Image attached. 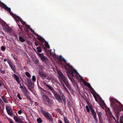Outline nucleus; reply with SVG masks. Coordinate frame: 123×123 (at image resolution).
I'll return each instance as SVG.
<instances>
[{
  "mask_svg": "<svg viewBox=\"0 0 123 123\" xmlns=\"http://www.w3.org/2000/svg\"><path fill=\"white\" fill-rule=\"evenodd\" d=\"M45 46V47L47 48H49V45L48 44V43L47 42H45V44H44Z\"/></svg>",
  "mask_w": 123,
  "mask_h": 123,
  "instance_id": "58836bf2",
  "label": "nucleus"
},
{
  "mask_svg": "<svg viewBox=\"0 0 123 123\" xmlns=\"http://www.w3.org/2000/svg\"><path fill=\"white\" fill-rule=\"evenodd\" d=\"M35 45L36 46H37L38 45V44L37 42H35Z\"/></svg>",
  "mask_w": 123,
  "mask_h": 123,
  "instance_id": "13d9d810",
  "label": "nucleus"
},
{
  "mask_svg": "<svg viewBox=\"0 0 123 123\" xmlns=\"http://www.w3.org/2000/svg\"><path fill=\"white\" fill-rule=\"evenodd\" d=\"M29 43L30 45H31L32 44V43L30 41H29Z\"/></svg>",
  "mask_w": 123,
  "mask_h": 123,
  "instance_id": "bf43d9fd",
  "label": "nucleus"
},
{
  "mask_svg": "<svg viewBox=\"0 0 123 123\" xmlns=\"http://www.w3.org/2000/svg\"><path fill=\"white\" fill-rule=\"evenodd\" d=\"M20 83H21L20 81H19L17 82L18 84H19V86H20V88L21 89H22L24 87H23L22 86H21V84Z\"/></svg>",
  "mask_w": 123,
  "mask_h": 123,
  "instance_id": "c9c22d12",
  "label": "nucleus"
},
{
  "mask_svg": "<svg viewBox=\"0 0 123 123\" xmlns=\"http://www.w3.org/2000/svg\"><path fill=\"white\" fill-rule=\"evenodd\" d=\"M67 65L68 67L69 68H67L65 67V69L70 74V75H68V77L72 82L74 86L78 87V85L73 79V77H75L79 81H80V83L81 84H83L84 85V80L77 71L74 68H73L72 67L69 63L67 64Z\"/></svg>",
  "mask_w": 123,
  "mask_h": 123,
  "instance_id": "f257e3e1",
  "label": "nucleus"
},
{
  "mask_svg": "<svg viewBox=\"0 0 123 123\" xmlns=\"http://www.w3.org/2000/svg\"><path fill=\"white\" fill-rule=\"evenodd\" d=\"M1 49L3 51H4L6 49V48L4 46H2L1 47Z\"/></svg>",
  "mask_w": 123,
  "mask_h": 123,
  "instance_id": "4c0bfd02",
  "label": "nucleus"
},
{
  "mask_svg": "<svg viewBox=\"0 0 123 123\" xmlns=\"http://www.w3.org/2000/svg\"><path fill=\"white\" fill-rule=\"evenodd\" d=\"M29 29L31 31V32H32L33 33V34H35L37 36H39L37 34H36L35 33V32L34 31H33L32 29L30 27H29Z\"/></svg>",
  "mask_w": 123,
  "mask_h": 123,
  "instance_id": "a878e982",
  "label": "nucleus"
},
{
  "mask_svg": "<svg viewBox=\"0 0 123 123\" xmlns=\"http://www.w3.org/2000/svg\"><path fill=\"white\" fill-rule=\"evenodd\" d=\"M64 118L65 123H70L66 117H64Z\"/></svg>",
  "mask_w": 123,
  "mask_h": 123,
  "instance_id": "c85d7f7f",
  "label": "nucleus"
},
{
  "mask_svg": "<svg viewBox=\"0 0 123 123\" xmlns=\"http://www.w3.org/2000/svg\"><path fill=\"white\" fill-rule=\"evenodd\" d=\"M24 117H23L21 116L19 117V118L15 116L13 117L14 119L16 122H17L19 119L24 120Z\"/></svg>",
  "mask_w": 123,
  "mask_h": 123,
  "instance_id": "aec40b11",
  "label": "nucleus"
},
{
  "mask_svg": "<svg viewBox=\"0 0 123 123\" xmlns=\"http://www.w3.org/2000/svg\"><path fill=\"white\" fill-rule=\"evenodd\" d=\"M119 122L120 123H123V118H122V120L121 119L120 120Z\"/></svg>",
  "mask_w": 123,
  "mask_h": 123,
  "instance_id": "09e8293b",
  "label": "nucleus"
},
{
  "mask_svg": "<svg viewBox=\"0 0 123 123\" xmlns=\"http://www.w3.org/2000/svg\"><path fill=\"white\" fill-rule=\"evenodd\" d=\"M2 98L3 101L6 103H8V101L7 99L4 97H2Z\"/></svg>",
  "mask_w": 123,
  "mask_h": 123,
  "instance_id": "cd10ccee",
  "label": "nucleus"
},
{
  "mask_svg": "<svg viewBox=\"0 0 123 123\" xmlns=\"http://www.w3.org/2000/svg\"><path fill=\"white\" fill-rule=\"evenodd\" d=\"M40 111L42 114L49 121L52 122L53 121L52 116L50 114L44 110L42 108L40 109Z\"/></svg>",
  "mask_w": 123,
  "mask_h": 123,
  "instance_id": "20e7f679",
  "label": "nucleus"
},
{
  "mask_svg": "<svg viewBox=\"0 0 123 123\" xmlns=\"http://www.w3.org/2000/svg\"><path fill=\"white\" fill-rule=\"evenodd\" d=\"M7 62L12 69L14 73H15V66L13 64L12 62L10 60H7Z\"/></svg>",
  "mask_w": 123,
  "mask_h": 123,
  "instance_id": "0eeeda50",
  "label": "nucleus"
},
{
  "mask_svg": "<svg viewBox=\"0 0 123 123\" xmlns=\"http://www.w3.org/2000/svg\"><path fill=\"white\" fill-rule=\"evenodd\" d=\"M86 108L87 112H90V110L87 105L86 106Z\"/></svg>",
  "mask_w": 123,
  "mask_h": 123,
  "instance_id": "79ce46f5",
  "label": "nucleus"
},
{
  "mask_svg": "<svg viewBox=\"0 0 123 123\" xmlns=\"http://www.w3.org/2000/svg\"><path fill=\"white\" fill-rule=\"evenodd\" d=\"M27 80L28 85L31 86V88H32L34 86V83L32 80L29 78H27Z\"/></svg>",
  "mask_w": 123,
  "mask_h": 123,
  "instance_id": "9b49d317",
  "label": "nucleus"
},
{
  "mask_svg": "<svg viewBox=\"0 0 123 123\" xmlns=\"http://www.w3.org/2000/svg\"><path fill=\"white\" fill-rule=\"evenodd\" d=\"M32 81L34 83L36 81V78L34 75H33L32 76Z\"/></svg>",
  "mask_w": 123,
  "mask_h": 123,
  "instance_id": "72a5a7b5",
  "label": "nucleus"
},
{
  "mask_svg": "<svg viewBox=\"0 0 123 123\" xmlns=\"http://www.w3.org/2000/svg\"><path fill=\"white\" fill-rule=\"evenodd\" d=\"M43 84H44V85L46 86V85H47V84H46V83L44 81H43Z\"/></svg>",
  "mask_w": 123,
  "mask_h": 123,
  "instance_id": "3c124183",
  "label": "nucleus"
},
{
  "mask_svg": "<svg viewBox=\"0 0 123 123\" xmlns=\"http://www.w3.org/2000/svg\"><path fill=\"white\" fill-rule=\"evenodd\" d=\"M97 114L98 115L99 118L100 119L101 117H102L101 115H102V113L101 112H98Z\"/></svg>",
  "mask_w": 123,
  "mask_h": 123,
  "instance_id": "2f4dec72",
  "label": "nucleus"
},
{
  "mask_svg": "<svg viewBox=\"0 0 123 123\" xmlns=\"http://www.w3.org/2000/svg\"><path fill=\"white\" fill-rule=\"evenodd\" d=\"M99 120L100 123L102 122V117H101L100 119L99 118Z\"/></svg>",
  "mask_w": 123,
  "mask_h": 123,
  "instance_id": "603ef678",
  "label": "nucleus"
},
{
  "mask_svg": "<svg viewBox=\"0 0 123 123\" xmlns=\"http://www.w3.org/2000/svg\"><path fill=\"white\" fill-rule=\"evenodd\" d=\"M37 121L38 123H41L42 122V120L40 118H39L37 119Z\"/></svg>",
  "mask_w": 123,
  "mask_h": 123,
  "instance_id": "473e14b6",
  "label": "nucleus"
},
{
  "mask_svg": "<svg viewBox=\"0 0 123 123\" xmlns=\"http://www.w3.org/2000/svg\"><path fill=\"white\" fill-rule=\"evenodd\" d=\"M58 74L59 75V79L62 85V86L63 89L64 90L67 92L68 94H70V92L68 91L63 82L66 80H67V78L65 76H64L62 73L60 72H58Z\"/></svg>",
  "mask_w": 123,
  "mask_h": 123,
  "instance_id": "7ed1b4c3",
  "label": "nucleus"
},
{
  "mask_svg": "<svg viewBox=\"0 0 123 123\" xmlns=\"http://www.w3.org/2000/svg\"><path fill=\"white\" fill-rule=\"evenodd\" d=\"M18 123H22V121L19 119L17 122Z\"/></svg>",
  "mask_w": 123,
  "mask_h": 123,
  "instance_id": "8fccbe9b",
  "label": "nucleus"
},
{
  "mask_svg": "<svg viewBox=\"0 0 123 123\" xmlns=\"http://www.w3.org/2000/svg\"><path fill=\"white\" fill-rule=\"evenodd\" d=\"M6 118H7V119L8 120H9L10 119L8 117H7L6 116Z\"/></svg>",
  "mask_w": 123,
  "mask_h": 123,
  "instance_id": "e2e57ef3",
  "label": "nucleus"
},
{
  "mask_svg": "<svg viewBox=\"0 0 123 123\" xmlns=\"http://www.w3.org/2000/svg\"><path fill=\"white\" fill-rule=\"evenodd\" d=\"M93 117L94 119L95 120V121L96 122H97L98 119L97 117H96V116H93Z\"/></svg>",
  "mask_w": 123,
  "mask_h": 123,
  "instance_id": "a19ab883",
  "label": "nucleus"
},
{
  "mask_svg": "<svg viewBox=\"0 0 123 123\" xmlns=\"http://www.w3.org/2000/svg\"><path fill=\"white\" fill-rule=\"evenodd\" d=\"M30 62V60H29L27 61V62H28H28Z\"/></svg>",
  "mask_w": 123,
  "mask_h": 123,
  "instance_id": "69168bd1",
  "label": "nucleus"
},
{
  "mask_svg": "<svg viewBox=\"0 0 123 123\" xmlns=\"http://www.w3.org/2000/svg\"><path fill=\"white\" fill-rule=\"evenodd\" d=\"M59 92L60 94V95H61V94H62V93H62L61 91L60 90V91H59Z\"/></svg>",
  "mask_w": 123,
  "mask_h": 123,
  "instance_id": "680f3d73",
  "label": "nucleus"
},
{
  "mask_svg": "<svg viewBox=\"0 0 123 123\" xmlns=\"http://www.w3.org/2000/svg\"><path fill=\"white\" fill-rule=\"evenodd\" d=\"M110 100L111 105L117 113H119L120 111L123 110V105L120 102L113 97H110Z\"/></svg>",
  "mask_w": 123,
  "mask_h": 123,
  "instance_id": "f03ea898",
  "label": "nucleus"
},
{
  "mask_svg": "<svg viewBox=\"0 0 123 123\" xmlns=\"http://www.w3.org/2000/svg\"><path fill=\"white\" fill-rule=\"evenodd\" d=\"M92 115H93V117L95 116H96V113L95 112H94L93 113H92Z\"/></svg>",
  "mask_w": 123,
  "mask_h": 123,
  "instance_id": "49530a36",
  "label": "nucleus"
},
{
  "mask_svg": "<svg viewBox=\"0 0 123 123\" xmlns=\"http://www.w3.org/2000/svg\"><path fill=\"white\" fill-rule=\"evenodd\" d=\"M39 75L43 79H44L46 78L47 76L46 74H43L41 70L39 71Z\"/></svg>",
  "mask_w": 123,
  "mask_h": 123,
  "instance_id": "4468645a",
  "label": "nucleus"
},
{
  "mask_svg": "<svg viewBox=\"0 0 123 123\" xmlns=\"http://www.w3.org/2000/svg\"><path fill=\"white\" fill-rule=\"evenodd\" d=\"M62 93V94H61V96L62 98V100H63L64 101L65 99V98L64 96L63 95V94L62 93Z\"/></svg>",
  "mask_w": 123,
  "mask_h": 123,
  "instance_id": "e433bc0d",
  "label": "nucleus"
},
{
  "mask_svg": "<svg viewBox=\"0 0 123 123\" xmlns=\"http://www.w3.org/2000/svg\"><path fill=\"white\" fill-rule=\"evenodd\" d=\"M21 90L25 96H26L31 102L32 100L30 98V96L29 95V93L26 87H24L23 88L21 89Z\"/></svg>",
  "mask_w": 123,
  "mask_h": 123,
  "instance_id": "39448f33",
  "label": "nucleus"
},
{
  "mask_svg": "<svg viewBox=\"0 0 123 123\" xmlns=\"http://www.w3.org/2000/svg\"><path fill=\"white\" fill-rule=\"evenodd\" d=\"M112 118H113V119L115 120V121L116 122H117V120H116V119L115 118V117L114 116H112Z\"/></svg>",
  "mask_w": 123,
  "mask_h": 123,
  "instance_id": "5fc2aeb1",
  "label": "nucleus"
},
{
  "mask_svg": "<svg viewBox=\"0 0 123 123\" xmlns=\"http://www.w3.org/2000/svg\"><path fill=\"white\" fill-rule=\"evenodd\" d=\"M63 82L65 84L69 90H71V87L70 84L68 82V79H67V80H66Z\"/></svg>",
  "mask_w": 123,
  "mask_h": 123,
  "instance_id": "f8f14e48",
  "label": "nucleus"
},
{
  "mask_svg": "<svg viewBox=\"0 0 123 123\" xmlns=\"http://www.w3.org/2000/svg\"><path fill=\"white\" fill-rule=\"evenodd\" d=\"M38 55L40 58L41 60L43 62H45L48 60L47 58L45 57L43 54L38 53Z\"/></svg>",
  "mask_w": 123,
  "mask_h": 123,
  "instance_id": "6e6552de",
  "label": "nucleus"
},
{
  "mask_svg": "<svg viewBox=\"0 0 123 123\" xmlns=\"http://www.w3.org/2000/svg\"><path fill=\"white\" fill-rule=\"evenodd\" d=\"M25 74L26 76L29 78H30L31 77V76L30 73L28 72H25Z\"/></svg>",
  "mask_w": 123,
  "mask_h": 123,
  "instance_id": "bb28decb",
  "label": "nucleus"
},
{
  "mask_svg": "<svg viewBox=\"0 0 123 123\" xmlns=\"http://www.w3.org/2000/svg\"><path fill=\"white\" fill-rule=\"evenodd\" d=\"M12 56L13 57L14 59L16 60H17V56L15 54H12Z\"/></svg>",
  "mask_w": 123,
  "mask_h": 123,
  "instance_id": "f704fd0d",
  "label": "nucleus"
},
{
  "mask_svg": "<svg viewBox=\"0 0 123 123\" xmlns=\"http://www.w3.org/2000/svg\"><path fill=\"white\" fill-rule=\"evenodd\" d=\"M92 94L93 95V96H94V98L95 100L97 102H98V100L97 98V97L96 96V95H95L94 94V93H93V92H92Z\"/></svg>",
  "mask_w": 123,
  "mask_h": 123,
  "instance_id": "7c9ffc66",
  "label": "nucleus"
},
{
  "mask_svg": "<svg viewBox=\"0 0 123 123\" xmlns=\"http://www.w3.org/2000/svg\"><path fill=\"white\" fill-rule=\"evenodd\" d=\"M45 104L47 105L48 106H51L52 104V102L50 99L49 98L47 101V102H45Z\"/></svg>",
  "mask_w": 123,
  "mask_h": 123,
  "instance_id": "f3484780",
  "label": "nucleus"
},
{
  "mask_svg": "<svg viewBox=\"0 0 123 123\" xmlns=\"http://www.w3.org/2000/svg\"><path fill=\"white\" fill-rule=\"evenodd\" d=\"M53 93L56 99L59 102L61 103L62 102V100L59 94H58L56 92H55V91Z\"/></svg>",
  "mask_w": 123,
  "mask_h": 123,
  "instance_id": "423d86ee",
  "label": "nucleus"
},
{
  "mask_svg": "<svg viewBox=\"0 0 123 123\" xmlns=\"http://www.w3.org/2000/svg\"><path fill=\"white\" fill-rule=\"evenodd\" d=\"M38 39H39V40H41V38L40 37H38Z\"/></svg>",
  "mask_w": 123,
  "mask_h": 123,
  "instance_id": "0e129e2a",
  "label": "nucleus"
},
{
  "mask_svg": "<svg viewBox=\"0 0 123 123\" xmlns=\"http://www.w3.org/2000/svg\"><path fill=\"white\" fill-rule=\"evenodd\" d=\"M3 29L5 31L7 32H9L11 31V29L8 26L5 25L3 26Z\"/></svg>",
  "mask_w": 123,
  "mask_h": 123,
  "instance_id": "2eb2a0df",
  "label": "nucleus"
},
{
  "mask_svg": "<svg viewBox=\"0 0 123 123\" xmlns=\"http://www.w3.org/2000/svg\"><path fill=\"white\" fill-rule=\"evenodd\" d=\"M8 60V59H7V60H6V59H4V62H6V61H7V60Z\"/></svg>",
  "mask_w": 123,
  "mask_h": 123,
  "instance_id": "052dcab7",
  "label": "nucleus"
},
{
  "mask_svg": "<svg viewBox=\"0 0 123 123\" xmlns=\"http://www.w3.org/2000/svg\"><path fill=\"white\" fill-rule=\"evenodd\" d=\"M113 116L112 115H111V117H112V116Z\"/></svg>",
  "mask_w": 123,
  "mask_h": 123,
  "instance_id": "338daca9",
  "label": "nucleus"
},
{
  "mask_svg": "<svg viewBox=\"0 0 123 123\" xmlns=\"http://www.w3.org/2000/svg\"><path fill=\"white\" fill-rule=\"evenodd\" d=\"M90 109L91 111V112H92V113H93V112H95L93 108H90Z\"/></svg>",
  "mask_w": 123,
  "mask_h": 123,
  "instance_id": "c03bdc74",
  "label": "nucleus"
},
{
  "mask_svg": "<svg viewBox=\"0 0 123 123\" xmlns=\"http://www.w3.org/2000/svg\"><path fill=\"white\" fill-rule=\"evenodd\" d=\"M18 97L19 98L20 100L22 99V98L21 97L20 95L19 94H18L17 95Z\"/></svg>",
  "mask_w": 123,
  "mask_h": 123,
  "instance_id": "37998d69",
  "label": "nucleus"
},
{
  "mask_svg": "<svg viewBox=\"0 0 123 123\" xmlns=\"http://www.w3.org/2000/svg\"><path fill=\"white\" fill-rule=\"evenodd\" d=\"M43 101L45 102H47V101L49 99L47 96L46 95H43Z\"/></svg>",
  "mask_w": 123,
  "mask_h": 123,
  "instance_id": "4be33fe9",
  "label": "nucleus"
},
{
  "mask_svg": "<svg viewBox=\"0 0 123 123\" xmlns=\"http://www.w3.org/2000/svg\"><path fill=\"white\" fill-rule=\"evenodd\" d=\"M58 122L59 123H62V122L61 120H58Z\"/></svg>",
  "mask_w": 123,
  "mask_h": 123,
  "instance_id": "4d7b16f0",
  "label": "nucleus"
},
{
  "mask_svg": "<svg viewBox=\"0 0 123 123\" xmlns=\"http://www.w3.org/2000/svg\"><path fill=\"white\" fill-rule=\"evenodd\" d=\"M2 55L1 53L0 52V55Z\"/></svg>",
  "mask_w": 123,
  "mask_h": 123,
  "instance_id": "774afa93",
  "label": "nucleus"
},
{
  "mask_svg": "<svg viewBox=\"0 0 123 123\" xmlns=\"http://www.w3.org/2000/svg\"><path fill=\"white\" fill-rule=\"evenodd\" d=\"M88 99L86 98H85V101H86L87 104L89 106V107L90 108V107H91V104L90 103H89L88 102Z\"/></svg>",
  "mask_w": 123,
  "mask_h": 123,
  "instance_id": "b1692460",
  "label": "nucleus"
},
{
  "mask_svg": "<svg viewBox=\"0 0 123 123\" xmlns=\"http://www.w3.org/2000/svg\"><path fill=\"white\" fill-rule=\"evenodd\" d=\"M12 76L17 82L20 81L19 80V77L17 75L14 74L12 75Z\"/></svg>",
  "mask_w": 123,
  "mask_h": 123,
  "instance_id": "a211bd4d",
  "label": "nucleus"
},
{
  "mask_svg": "<svg viewBox=\"0 0 123 123\" xmlns=\"http://www.w3.org/2000/svg\"><path fill=\"white\" fill-rule=\"evenodd\" d=\"M33 60L34 62L36 64H38L39 63V62L38 59L36 58L35 57H33Z\"/></svg>",
  "mask_w": 123,
  "mask_h": 123,
  "instance_id": "5701e85b",
  "label": "nucleus"
},
{
  "mask_svg": "<svg viewBox=\"0 0 123 123\" xmlns=\"http://www.w3.org/2000/svg\"><path fill=\"white\" fill-rule=\"evenodd\" d=\"M6 109L8 114L10 116H12V111L11 107L8 106H6Z\"/></svg>",
  "mask_w": 123,
  "mask_h": 123,
  "instance_id": "1a4fd4ad",
  "label": "nucleus"
},
{
  "mask_svg": "<svg viewBox=\"0 0 123 123\" xmlns=\"http://www.w3.org/2000/svg\"><path fill=\"white\" fill-rule=\"evenodd\" d=\"M56 111L58 112H60L61 111V110L60 109H56Z\"/></svg>",
  "mask_w": 123,
  "mask_h": 123,
  "instance_id": "6e6d98bb",
  "label": "nucleus"
},
{
  "mask_svg": "<svg viewBox=\"0 0 123 123\" xmlns=\"http://www.w3.org/2000/svg\"><path fill=\"white\" fill-rule=\"evenodd\" d=\"M75 122H76V123H79V119L77 117L76 118H75Z\"/></svg>",
  "mask_w": 123,
  "mask_h": 123,
  "instance_id": "ea45409f",
  "label": "nucleus"
},
{
  "mask_svg": "<svg viewBox=\"0 0 123 123\" xmlns=\"http://www.w3.org/2000/svg\"><path fill=\"white\" fill-rule=\"evenodd\" d=\"M46 87L48 88L50 91H51L52 92H54L55 91L49 85H46L45 86Z\"/></svg>",
  "mask_w": 123,
  "mask_h": 123,
  "instance_id": "412c9836",
  "label": "nucleus"
},
{
  "mask_svg": "<svg viewBox=\"0 0 123 123\" xmlns=\"http://www.w3.org/2000/svg\"><path fill=\"white\" fill-rule=\"evenodd\" d=\"M40 88L41 89V91L42 92H45L46 91L44 89H42L41 87H40Z\"/></svg>",
  "mask_w": 123,
  "mask_h": 123,
  "instance_id": "864d4df0",
  "label": "nucleus"
},
{
  "mask_svg": "<svg viewBox=\"0 0 123 123\" xmlns=\"http://www.w3.org/2000/svg\"><path fill=\"white\" fill-rule=\"evenodd\" d=\"M17 17L18 18V20H17H17H16V19H15V20H16V22L17 23H18V21L19 22V21L20 22H21V23L23 25H24L25 24V22L23 21L22 20H21L19 18V17H18L17 16Z\"/></svg>",
  "mask_w": 123,
  "mask_h": 123,
  "instance_id": "6ab92c4d",
  "label": "nucleus"
},
{
  "mask_svg": "<svg viewBox=\"0 0 123 123\" xmlns=\"http://www.w3.org/2000/svg\"><path fill=\"white\" fill-rule=\"evenodd\" d=\"M2 4L3 5L4 7L3 8L5 10H6L7 11H8L9 12H10V14L12 15V14L13 13L11 12V9L10 8H9L8 7H7L6 5L4 3H2Z\"/></svg>",
  "mask_w": 123,
  "mask_h": 123,
  "instance_id": "ddd939ff",
  "label": "nucleus"
},
{
  "mask_svg": "<svg viewBox=\"0 0 123 123\" xmlns=\"http://www.w3.org/2000/svg\"><path fill=\"white\" fill-rule=\"evenodd\" d=\"M0 72L3 74H4L5 73L4 71L2 70L1 69H0Z\"/></svg>",
  "mask_w": 123,
  "mask_h": 123,
  "instance_id": "a18cd8bd",
  "label": "nucleus"
},
{
  "mask_svg": "<svg viewBox=\"0 0 123 123\" xmlns=\"http://www.w3.org/2000/svg\"><path fill=\"white\" fill-rule=\"evenodd\" d=\"M19 39L20 41L21 42H24L25 41V39L22 38L21 36H20L19 37Z\"/></svg>",
  "mask_w": 123,
  "mask_h": 123,
  "instance_id": "c756f323",
  "label": "nucleus"
},
{
  "mask_svg": "<svg viewBox=\"0 0 123 123\" xmlns=\"http://www.w3.org/2000/svg\"><path fill=\"white\" fill-rule=\"evenodd\" d=\"M22 111L21 110H19L18 111V113L19 114H21L22 113Z\"/></svg>",
  "mask_w": 123,
  "mask_h": 123,
  "instance_id": "de8ad7c7",
  "label": "nucleus"
},
{
  "mask_svg": "<svg viewBox=\"0 0 123 123\" xmlns=\"http://www.w3.org/2000/svg\"><path fill=\"white\" fill-rule=\"evenodd\" d=\"M53 53H52V54H51L54 57H55L56 58H58L59 59H60L61 60L63 61L64 62H66V61L65 59L63 57H62L61 55H60L58 57V55H56L55 54V52H53Z\"/></svg>",
  "mask_w": 123,
  "mask_h": 123,
  "instance_id": "9d476101",
  "label": "nucleus"
},
{
  "mask_svg": "<svg viewBox=\"0 0 123 123\" xmlns=\"http://www.w3.org/2000/svg\"><path fill=\"white\" fill-rule=\"evenodd\" d=\"M85 86H87L89 88L91 89L92 91H94L93 89L92 88L91 86L90 83L86 82L85 81Z\"/></svg>",
  "mask_w": 123,
  "mask_h": 123,
  "instance_id": "dca6fc26",
  "label": "nucleus"
},
{
  "mask_svg": "<svg viewBox=\"0 0 123 123\" xmlns=\"http://www.w3.org/2000/svg\"><path fill=\"white\" fill-rule=\"evenodd\" d=\"M37 50L39 53H41L42 51V50L41 47H37Z\"/></svg>",
  "mask_w": 123,
  "mask_h": 123,
  "instance_id": "393cba45",
  "label": "nucleus"
}]
</instances>
